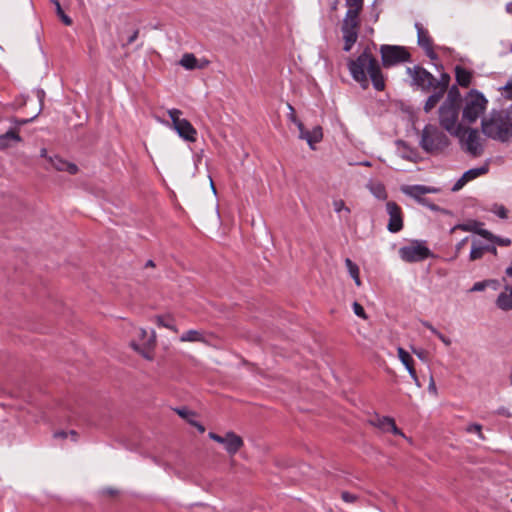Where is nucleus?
Returning <instances> with one entry per match:
<instances>
[{
  "label": "nucleus",
  "mask_w": 512,
  "mask_h": 512,
  "mask_svg": "<svg viewBox=\"0 0 512 512\" xmlns=\"http://www.w3.org/2000/svg\"><path fill=\"white\" fill-rule=\"evenodd\" d=\"M175 411L181 418L185 419L189 424H190V421H194L193 418L195 417V412L189 410L188 408H186V407L176 408Z\"/></svg>",
  "instance_id": "nucleus-37"
},
{
  "label": "nucleus",
  "mask_w": 512,
  "mask_h": 512,
  "mask_svg": "<svg viewBox=\"0 0 512 512\" xmlns=\"http://www.w3.org/2000/svg\"><path fill=\"white\" fill-rule=\"evenodd\" d=\"M51 2L55 5L56 14L61 19V21L67 26L72 25L73 21L71 17L65 14L59 0H51Z\"/></svg>",
  "instance_id": "nucleus-35"
},
{
  "label": "nucleus",
  "mask_w": 512,
  "mask_h": 512,
  "mask_svg": "<svg viewBox=\"0 0 512 512\" xmlns=\"http://www.w3.org/2000/svg\"><path fill=\"white\" fill-rule=\"evenodd\" d=\"M395 423V420L389 416H383L378 418L376 426L379 427L382 431L388 432L390 427Z\"/></svg>",
  "instance_id": "nucleus-36"
},
{
  "label": "nucleus",
  "mask_w": 512,
  "mask_h": 512,
  "mask_svg": "<svg viewBox=\"0 0 512 512\" xmlns=\"http://www.w3.org/2000/svg\"><path fill=\"white\" fill-rule=\"evenodd\" d=\"M484 224L477 220H469L466 223H458L450 229V233H454L456 230H462L467 232L475 233L483 237V232H487V229L482 228Z\"/></svg>",
  "instance_id": "nucleus-18"
},
{
  "label": "nucleus",
  "mask_w": 512,
  "mask_h": 512,
  "mask_svg": "<svg viewBox=\"0 0 512 512\" xmlns=\"http://www.w3.org/2000/svg\"><path fill=\"white\" fill-rule=\"evenodd\" d=\"M388 432L393 433L394 435L404 436L402 431L396 426V423H394Z\"/></svg>",
  "instance_id": "nucleus-57"
},
{
  "label": "nucleus",
  "mask_w": 512,
  "mask_h": 512,
  "mask_svg": "<svg viewBox=\"0 0 512 512\" xmlns=\"http://www.w3.org/2000/svg\"><path fill=\"white\" fill-rule=\"evenodd\" d=\"M426 189L428 190V191H427V194H428V193H436V192H438V191H439L437 188H435V187H431V186H426Z\"/></svg>",
  "instance_id": "nucleus-64"
},
{
  "label": "nucleus",
  "mask_w": 512,
  "mask_h": 512,
  "mask_svg": "<svg viewBox=\"0 0 512 512\" xmlns=\"http://www.w3.org/2000/svg\"><path fill=\"white\" fill-rule=\"evenodd\" d=\"M449 137L436 125L426 124L422 130L419 146L428 154L443 152L450 145Z\"/></svg>",
  "instance_id": "nucleus-3"
},
{
  "label": "nucleus",
  "mask_w": 512,
  "mask_h": 512,
  "mask_svg": "<svg viewBox=\"0 0 512 512\" xmlns=\"http://www.w3.org/2000/svg\"><path fill=\"white\" fill-rule=\"evenodd\" d=\"M466 431L468 433H476L478 434L479 438L484 439V436L482 434V426L477 423H471L467 426Z\"/></svg>",
  "instance_id": "nucleus-42"
},
{
  "label": "nucleus",
  "mask_w": 512,
  "mask_h": 512,
  "mask_svg": "<svg viewBox=\"0 0 512 512\" xmlns=\"http://www.w3.org/2000/svg\"><path fill=\"white\" fill-rule=\"evenodd\" d=\"M180 64L188 70H193L197 67V58L192 53H186L182 56Z\"/></svg>",
  "instance_id": "nucleus-33"
},
{
  "label": "nucleus",
  "mask_w": 512,
  "mask_h": 512,
  "mask_svg": "<svg viewBox=\"0 0 512 512\" xmlns=\"http://www.w3.org/2000/svg\"><path fill=\"white\" fill-rule=\"evenodd\" d=\"M333 207H334V211H335L336 213H338V214H339L341 211H345L347 214H350V213H351L350 208H349V207H347V206L345 205V202H344L343 200H341V199H340V200H335V201L333 202Z\"/></svg>",
  "instance_id": "nucleus-41"
},
{
  "label": "nucleus",
  "mask_w": 512,
  "mask_h": 512,
  "mask_svg": "<svg viewBox=\"0 0 512 512\" xmlns=\"http://www.w3.org/2000/svg\"><path fill=\"white\" fill-rule=\"evenodd\" d=\"M431 91L432 93L428 96L423 106L425 113H430L445 95V93L438 89H431Z\"/></svg>",
  "instance_id": "nucleus-27"
},
{
  "label": "nucleus",
  "mask_w": 512,
  "mask_h": 512,
  "mask_svg": "<svg viewBox=\"0 0 512 512\" xmlns=\"http://www.w3.org/2000/svg\"><path fill=\"white\" fill-rule=\"evenodd\" d=\"M423 325L428 328L434 335L437 334L438 330L429 322L425 321L423 322Z\"/></svg>",
  "instance_id": "nucleus-59"
},
{
  "label": "nucleus",
  "mask_w": 512,
  "mask_h": 512,
  "mask_svg": "<svg viewBox=\"0 0 512 512\" xmlns=\"http://www.w3.org/2000/svg\"><path fill=\"white\" fill-rule=\"evenodd\" d=\"M371 193L379 200H386L388 197L386 188L382 183H376L370 188Z\"/></svg>",
  "instance_id": "nucleus-34"
},
{
  "label": "nucleus",
  "mask_w": 512,
  "mask_h": 512,
  "mask_svg": "<svg viewBox=\"0 0 512 512\" xmlns=\"http://www.w3.org/2000/svg\"><path fill=\"white\" fill-rule=\"evenodd\" d=\"M353 310H354V313L358 317H361V318H364V319L367 317L363 306L361 304H359L358 302H354L353 303Z\"/></svg>",
  "instance_id": "nucleus-47"
},
{
  "label": "nucleus",
  "mask_w": 512,
  "mask_h": 512,
  "mask_svg": "<svg viewBox=\"0 0 512 512\" xmlns=\"http://www.w3.org/2000/svg\"><path fill=\"white\" fill-rule=\"evenodd\" d=\"M381 64L391 68L411 61V54L405 46L383 44L380 46Z\"/></svg>",
  "instance_id": "nucleus-8"
},
{
  "label": "nucleus",
  "mask_w": 512,
  "mask_h": 512,
  "mask_svg": "<svg viewBox=\"0 0 512 512\" xmlns=\"http://www.w3.org/2000/svg\"><path fill=\"white\" fill-rule=\"evenodd\" d=\"M356 284V286L360 287L362 285L360 274L352 278Z\"/></svg>",
  "instance_id": "nucleus-60"
},
{
  "label": "nucleus",
  "mask_w": 512,
  "mask_h": 512,
  "mask_svg": "<svg viewBox=\"0 0 512 512\" xmlns=\"http://www.w3.org/2000/svg\"><path fill=\"white\" fill-rule=\"evenodd\" d=\"M483 238L490 241L493 245H499V246H510L512 241L510 238H502L499 236L494 235L491 231L483 232Z\"/></svg>",
  "instance_id": "nucleus-31"
},
{
  "label": "nucleus",
  "mask_w": 512,
  "mask_h": 512,
  "mask_svg": "<svg viewBox=\"0 0 512 512\" xmlns=\"http://www.w3.org/2000/svg\"><path fill=\"white\" fill-rule=\"evenodd\" d=\"M414 354H416L420 359H423V354H424V351L423 350H417V349H413L412 350Z\"/></svg>",
  "instance_id": "nucleus-62"
},
{
  "label": "nucleus",
  "mask_w": 512,
  "mask_h": 512,
  "mask_svg": "<svg viewBox=\"0 0 512 512\" xmlns=\"http://www.w3.org/2000/svg\"><path fill=\"white\" fill-rule=\"evenodd\" d=\"M345 266L351 278L360 274L358 265L355 262H353L350 258L345 259Z\"/></svg>",
  "instance_id": "nucleus-39"
},
{
  "label": "nucleus",
  "mask_w": 512,
  "mask_h": 512,
  "mask_svg": "<svg viewBox=\"0 0 512 512\" xmlns=\"http://www.w3.org/2000/svg\"><path fill=\"white\" fill-rule=\"evenodd\" d=\"M190 425L195 427L200 433H203L205 431L204 425H202L200 422L196 420L190 421Z\"/></svg>",
  "instance_id": "nucleus-55"
},
{
  "label": "nucleus",
  "mask_w": 512,
  "mask_h": 512,
  "mask_svg": "<svg viewBox=\"0 0 512 512\" xmlns=\"http://www.w3.org/2000/svg\"><path fill=\"white\" fill-rule=\"evenodd\" d=\"M447 96L443 102L451 105H456L461 107L464 101V98L461 95V92L458 88V85H452L447 90Z\"/></svg>",
  "instance_id": "nucleus-26"
},
{
  "label": "nucleus",
  "mask_w": 512,
  "mask_h": 512,
  "mask_svg": "<svg viewBox=\"0 0 512 512\" xmlns=\"http://www.w3.org/2000/svg\"><path fill=\"white\" fill-rule=\"evenodd\" d=\"M386 212L389 215L387 230L390 233H398L404 228V214L402 208L394 201L386 203Z\"/></svg>",
  "instance_id": "nucleus-12"
},
{
  "label": "nucleus",
  "mask_w": 512,
  "mask_h": 512,
  "mask_svg": "<svg viewBox=\"0 0 512 512\" xmlns=\"http://www.w3.org/2000/svg\"><path fill=\"white\" fill-rule=\"evenodd\" d=\"M208 436L211 440L222 444L229 455L236 454L244 445L243 439L233 431H228L224 436L209 432Z\"/></svg>",
  "instance_id": "nucleus-11"
},
{
  "label": "nucleus",
  "mask_w": 512,
  "mask_h": 512,
  "mask_svg": "<svg viewBox=\"0 0 512 512\" xmlns=\"http://www.w3.org/2000/svg\"><path fill=\"white\" fill-rule=\"evenodd\" d=\"M182 114L183 112L177 108L168 110V116L179 137L187 142H195L197 139V130L187 119L181 118Z\"/></svg>",
  "instance_id": "nucleus-9"
},
{
  "label": "nucleus",
  "mask_w": 512,
  "mask_h": 512,
  "mask_svg": "<svg viewBox=\"0 0 512 512\" xmlns=\"http://www.w3.org/2000/svg\"><path fill=\"white\" fill-rule=\"evenodd\" d=\"M467 183V180L464 178V176L462 175L457 181L456 183L453 185L452 187V191L453 192H457L459 191L460 189L463 188V186Z\"/></svg>",
  "instance_id": "nucleus-50"
},
{
  "label": "nucleus",
  "mask_w": 512,
  "mask_h": 512,
  "mask_svg": "<svg viewBox=\"0 0 512 512\" xmlns=\"http://www.w3.org/2000/svg\"><path fill=\"white\" fill-rule=\"evenodd\" d=\"M418 203L422 206L427 207L428 209H430V207L433 205V202L430 199L425 198V197H423L422 199H419Z\"/></svg>",
  "instance_id": "nucleus-56"
},
{
  "label": "nucleus",
  "mask_w": 512,
  "mask_h": 512,
  "mask_svg": "<svg viewBox=\"0 0 512 512\" xmlns=\"http://www.w3.org/2000/svg\"><path fill=\"white\" fill-rule=\"evenodd\" d=\"M492 211L501 219L508 218V210L503 205L494 204Z\"/></svg>",
  "instance_id": "nucleus-40"
},
{
  "label": "nucleus",
  "mask_w": 512,
  "mask_h": 512,
  "mask_svg": "<svg viewBox=\"0 0 512 512\" xmlns=\"http://www.w3.org/2000/svg\"><path fill=\"white\" fill-rule=\"evenodd\" d=\"M347 68L354 81L363 89L368 88V76L376 91H383L386 87L385 78L378 59L372 54L369 46L358 55L356 59H348Z\"/></svg>",
  "instance_id": "nucleus-1"
},
{
  "label": "nucleus",
  "mask_w": 512,
  "mask_h": 512,
  "mask_svg": "<svg viewBox=\"0 0 512 512\" xmlns=\"http://www.w3.org/2000/svg\"><path fill=\"white\" fill-rule=\"evenodd\" d=\"M490 284H497L496 280H483L474 283V285L471 287L470 292H480L484 291L486 287H488Z\"/></svg>",
  "instance_id": "nucleus-38"
},
{
  "label": "nucleus",
  "mask_w": 512,
  "mask_h": 512,
  "mask_svg": "<svg viewBox=\"0 0 512 512\" xmlns=\"http://www.w3.org/2000/svg\"><path fill=\"white\" fill-rule=\"evenodd\" d=\"M49 162L51 163L52 167L55 168L57 171H65L68 172L70 175H75L79 171L78 166L75 163L69 162L59 157L58 155L50 157Z\"/></svg>",
  "instance_id": "nucleus-19"
},
{
  "label": "nucleus",
  "mask_w": 512,
  "mask_h": 512,
  "mask_svg": "<svg viewBox=\"0 0 512 512\" xmlns=\"http://www.w3.org/2000/svg\"><path fill=\"white\" fill-rule=\"evenodd\" d=\"M37 116H38V114H35L31 118H27V119H19V118L13 117L11 119V122H13L14 124H16L18 126H22V125L32 122Z\"/></svg>",
  "instance_id": "nucleus-49"
},
{
  "label": "nucleus",
  "mask_w": 512,
  "mask_h": 512,
  "mask_svg": "<svg viewBox=\"0 0 512 512\" xmlns=\"http://www.w3.org/2000/svg\"><path fill=\"white\" fill-rule=\"evenodd\" d=\"M488 171H489V163L486 162L484 165H482L480 167L472 168V169L465 171L463 173V176L467 180V182H469L481 175L487 174Z\"/></svg>",
  "instance_id": "nucleus-28"
},
{
  "label": "nucleus",
  "mask_w": 512,
  "mask_h": 512,
  "mask_svg": "<svg viewBox=\"0 0 512 512\" xmlns=\"http://www.w3.org/2000/svg\"><path fill=\"white\" fill-rule=\"evenodd\" d=\"M299 138L305 140L310 149L315 150V144L323 139V129L320 125H316L312 130H307L303 123H299Z\"/></svg>",
  "instance_id": "nucleus-14"
},
{
  "label": "nucleus",
  "mask_w": 512,
  "mask_h": 512,
  "mask_svg": "<svg viewBox=\"0 0 512 512\" xmlns=\"http://www.w3.org/2000/svg\"><path fill=\"white\" fill-rule=\"evenodd\" d=\"M468 132V137L466 140V149L467 151L472 154L473 156H479L483 148L481 144L479 143V132L477 129L474 128H464L461 132V134Z\"/></svg>",
  "instance_id": "nucleus-15"
},
{
  "label": "nucleus",
  "mask_w": 512,
  "mask_h": 512,
  "mask_svg": "<svg viewBox=\"0 0 512 512\" xmlns=\"http://www.w3.org/2000/svg\"><path fill=\"white\" fill-rule=\"evenodd\" d=\"M455 79L456 85L467 88L470 86L473 73L461 65L455 66Z\"/></svg>",
  "instance_id": "nucleus-21"
},
{
  "label": "nucleus",
  "mask_w": 512,
  "mask_h": 512,
  "mask_svg": "<svg viewBox=\"0 0 512 512\" xmlns=\"http://www.w3.org/2000/svg\"><path fill=\"white\" fill-rule=\"evenodd\" d=\"M497 415L499 416H503V417H506V418H510L512 417V413L509 411L508 408L504 407V406H501L499 407L496 412H495Z\"/></svg>",
  "instance_id": "nucleus-52"
},
{
  "label": "nucleus",
  "mask_w": 512,
  "mask_h": 512,
  "mask_svg": "<svg viewBox=\"0 0 512 512\" xmlns=\"http://www.w3.org/2000/svg\"><path fill=\"white\" fill-rule=\"evenodd\" d=\"M504 91V96L507 99L512 100V80L508 81L504 87L501 88Z\"/></svg>",
  "instance_id": "nucleus-51"
},
{
  "label": "nucleus",
  "mask_w": 512,
  "mask_h": 512,
  "mask_svg": "<svg viewBox=\"0 0 512 512\" xmlns=\"http://www.w3.org/2000/svg\"><path fill=\"white\" fill-rule=\"evenodd\" d=\"M363 3L364 0H346V6H348L350 9L362 10Z\"/></svg>",
  "instance_id": "nucleus-46"
},
{
  "label": "nucleus",
  "mask_w": 512,
  "mask_h": 512,
  "mask_svg": "<svg viewBox=\"0 0 512 512\" xmlns=\"http://www.w3.org/2000/svg\"><path fill=\"white\" fill-rule=\"evenodd\" d=\"M414 26L417 31L418 45L425 51V54L429 59L437 60L438 55L433 49V40L430 37L428 30L419 22H416Z\"/></svg>",
  "instance_id": "nucleus-13"
},
{
  "label": "nucleus",
  "mask_w": 512,
  "mask_h": 512,
  "mask_svg": "<svg viewBox=\"0 0 512 512\" xmlns=\"http://www.w3.org/2000/svg\"><path fill=\"white\" fill-rule=\"evenodd\" d=\"M468 239L469 237H465L455 245V254L451 258H449L448 261H453L459 256L461 250L463 249Z\"/></svg>",
  "instance_id": "nucleus-44"
},
{
  "label": "nucleus",
  "mask_w": 512,
  "mask_h": 512,
  "mask_svg": "<svg viewBox=\"0 0 512 512\" xmlns=\"http://www.w3.org/2000/svg\"><path fill=\"white\" fill-rule=\"evenodd\" d=\"M400 258L407 263H417L428 258H436V255L427 247L425 240L413 239L409 245L399 249Z\"/></svg>",
  "instance_id": "nucleus-7"
},
{
  "label": "nucleus",
  "mask_w": 512,
  "mask_h": 512,
  "mask_svg": "<svg viewBox=\"0 0 512 512\" xmlns=\"http://www.w3.org/2000/svg\"><path fill=\"white\" fill-rule=\"evenodd\" d=\"M55 437H61V438H66L67 437V433L65 431H58L54 434Z\"/></svg>",
  "instance_id": "nucleus-61"
},
{
  "label": "nucleus",
  "mask_w": 512,
  "mask_h": 512,
  "mask_svg": "<svg viewBox=\"0 0 512 512\" xmlns=\"http://www.w3.org/2000/svg\"><path fill=\"white\" fill-rule=\"evenodd\" d=\"M156 344V334L154 331L151 332V335L148 337L147 341H144L142 345L137 344L136 342H131V347L137 351L143 358L147 360H152L153 355L151 351L154 349Z\"/></svg>",
  "instance_id": "nucleus-16"
},
{
  "label": "nucleus",
  "mask_w": 512,
  "mask_h": 512,
  "mask_svg": "<svg viewBox=\"0 0 512 512\" xmlns=\"http://www.w3.org/2000/svg\"><path fill=\"white\" fill-rule=\"evenodd\" d=\"M435 336H437L438 339H440L446 346L451 345V340L448 337H446L444 334H442L440 331H438Z\"/></svg>",
  "instance_id": "nucleus-54"
},
{
  "label": "nucleus",
  "mask_w": 512,
  "mask_h": 512,
  "mask_svg": "<svg viewBox=\"0 0 512 512\" xmlns=\"http://www.w3.org/2000/svg\"><path fill=\"white\" fill-rule=\"evenodd\" d=\"M155 321L159 327H164V328L170 329L174 332H177V328L174 324V320L170 315H166V316L157 315L155 317Z\"/></svg>",
  "instance_id": "nucleus-32"
},
{
  "label": "nucleus",
  "mask_w": 512,
  "mask_h": 512,
  "mask_svg": "<svg viewBox=\"0 0 512 512\" xmlns=\"http://www.w3.org/2000/svg\"><path fill=\"white\" fill-rule=\"evenodd\" d=\"M461 107L442 102L438 109L439 124L451 135L461 137L462 124H457Z\"/></svg>",
  "instance_id": "nucleus-6"
},
{
  "label": "nucleus",
  "mask_w": 512,
  "mask_h": 512,
  "mask_svg": "<svg viewBox=\"0 0 512 512\" xmlns=\"http://www.w3.org/2000/svg\"><path fill=\"white\" fill-rule=\"evenodd\" d=\"M362 10L348 8L341 25L343 34V50L350 52L358 39V28L360 26L359 14Z\"/></svg>",
  "instance_id": "nucleus-5"
},
{
  "label": "nucleus",
  "mask_w": 512,
  "mask_h": 512,
  "mask_svg": "<svg viewBox=\"0 0 512 512\" xmlns=\"http://www.w3.org/2000/svg\"><path fill=\"white\" fill-rule=\"evenodd\" d=\"M505 290L509 291V293H500L497 297L496 305L499 309L503 311H509L512 310V287L506 285Z\"/></svg>",
  "instance_id": "nucleus-25"
},
{
  "label": "nucleus",
  "mask_w": 512,
  "mask_h": 512,
  "mask_svg": "<svg viewBox=\"0 0 512 512\" xmlns=\"http://www.w3.org/2000/svg\"><path fill=\"white\" fill-rule=\"evenodd\" d=\"M450 81H451L450 75L446 72H443V73H441L439 79H437L435 77V81H433L434 85H433L432 89H438L439 91L446 94V92L449 88Z\"/></svg>",
  "instance_id": "nucleus-30"
},
{
  "label": "nucleus",
  "mask_w": 512,
  "mask_h": 512,
  "mask_svg": "<svg viewBox=\"0 0 512 512\" xmlns=\"http://www.w3.org/2000/svg\"><path fill=\"white\" fill-rule=\"evenodd\" d=\"M289 113L287 114V118L290 122L294 123L299 129V123H302L296 116L294 107L291 104H288Z\"/></svg>",
  "instance_id": "nucleus-43"
},
{
  "label": "nucleus",
  "mask_w": 512,
  "mask_h": 512,
  "mask_svg": "<svg viewBox=\"0 0 512 512\" xmlns=\"http://www.w3.org/2000/svg\"><path fill=\"white\" fill-rule=\"evenodd\" d=\"M491 253L497 255V248L493 244L477 245L476 241L473 242L471 251L469 254V260L475 261L481 259L484 253Z\"/></svg>",
  "instance_id": "nucleus-20"
},
{
  "label": "nucleus",
  "mask_w": 512,
  "mask_h": 512,
  "mask_svg": "<svg viewBox=\"0 0 512 512\" xmlns=\"http://www.w3.org/2000/svg\"><path fill=\"white\" fill-rule=\"evenodd\" d=\"M35 95L40 103V108H39V111H38V115L39 113L42 111V106H43V103H44V98H45V91L41 88H37L35 89Z\"/></svg>",
  "instance_id": "nucleus-48"
},
{
  "label": "nucleus",
  "mask_w": 512,
  "mask_h": 512,
  "mask_svg": "<svg viewBox=\"0 0 512 512\" xmlns=\"http://www.w3.org/2000/svg\"><path fill=\"white\" fill-rule=\"evenodd\" d=\"M428 390H429V392H431V393H434V394H436V393H437L436 385H435V382H434V380H433V378H432V377H431V379H430V383H429V385H428Z\"/></svg>",
  "instance_id": "nucleus-58"
},
{
  "label": "nucleus",
  "mask_w": 512,
  "mask_h": 512,
  "mask_svg": "<svg viewBox=\"0 0 512 512\" xmlns=\"http://www.w3.org/2000/svg\"><path fill=\"white\" fill-rule=\"evenodd\" d=\"M406 73L411 77L410 86L428 93L433 88L435 76L420 65L407 67Z\"/></svg>",
  "instance_id": "nucleus-10"
},
{
  "label": "nucleus",
  "mask_w": 512,
  "mask_h": 512,
  "mask_svg": "<svg viewBox=\"0 0 512 512\" xmlns=\"http://www.w3.org/2000/svg\"><path fill=\"white\" fill-rule=\"evenodd\" d=\"M395 145L400 151L399 155L402 159L408 161H416L417 150L415 148H412L406 141L398 139L395 141Z\"/></svg>",
  "instance_id": "nucleus-22"
},
{
  "label": "nucleus",
  "mask_w": 512,
  "mask_h": 512,
  "mask_svg": "<svg viewBox=\"0 0 512 512\" xmlns=\"http://www.w3.org/2000/svg\"><path fill=\"white\" fill-rule=\"evenodd\" d=\"M181 342H205L203 333L199 330H188L180 337Z\"/></svg>",
  "instance_id": "nucleus-29"
},
{
  "label": "nucleus",
  "mask_w": 512,
  "mask_h": 512,
  "mask_svg": "<svg viewBox=\"0 0 512 512\" xmlns=\"http://www.w3.org/2000/svg\"><path fill=\"white\" fill-rule=\"evenodd\" d=\"M140 337L143 340V342L146 341L145 338L147 337V331L143 328L140 329Z\"/></svg>",
  "instance_id": "nucleus-63"
},
{
  "label": "nucleus",
  "mask_w": 512,
  "mask_h": 512,
  "mask_svg": "<svg viewBox=\"0 0 512 512\" xmlns=\"http://www.w3.org/2000/svg\"><path fill=\"white\" fill-rule=\"evenodd\" d=\"M138 35H139V30L136 29L132 32V34L128 37L127 41L125 44H123V47H126L130 44H132L133 42L136 41V39L138 38Z\"/></svg>",
  "instance_id": "nucleus-53"
},
{
  "label": "nucleus",
  "mask_w": 512,
  "mask_h": 512,
  "mask_svg": "<svg viewBox=\"0 0 512 512\" xmlns=\"http://www.w3.org/2000/svg\"><path fill=\"white\" fill-rule=\"evenodd\" d=\"M22 138L18 131L9 129L6 133L0 135V150H5L12 146V142H21Z\"/></svg>",
  "instance_id": "nucleus-24"
},
{
  "label": "nucleus",
  "mask_w": 512,
  "mask_h": 512,
  "mask_svg": "<svg viewBox=\"0 0 512 512\" xmlns=\"http://www.w3.org/2000/svg\"><path fill=\"white\" fill-rule=\"evenodd\" d=\"M481 130L490 139L508 142L512 138V105L506 110L505 115L501 111L493 110L489 118H483Z\"/></svg>",
  "instance_id": "nucleus-2"
},
{
  "label": "nucleus",
  "mask_w": 512,
  "mask_h": 512,
  "mask_svg": "<svg viewBox=\"0 0 512 512\" xmlns=\"http://www.w3.org/2000/svg\"><path fill=\"white\" fill-rule=\"evenodd\" d=\"M462 121L472 124L485 112L488 104L487 98L477 89H471L464 97Z\"/></svg>",
  "instance_id": "nucleus-4"
},
{
  "label": "nucleus",
  "mask_w": 512,
  "mask_h": 512,
  "mask_svg": "<svg viewBox=\"0 0 512 512\" xmlns=\"http://www.w3.org/2000/svg\"><path fill=\"white\" fill-rule=\"evenodd\" d=\"M341 498H342V500H343L344 502H346V503H354V502H356V501H357L358 496H357V495H355V494H352V493H350V492H348V491H343V492L341 493Z\"/></svg>",
  "instance_id": "nucleus-45"
},
{
  "label": "nucleus",
  "mask_w": 512,
  "mask_h": 512,
  "mask_svg": "<svg viewBox=\"0 0 512 512\" xmlns=\"http://www.w3.org/2000/svg\"><path fill=\"white\" fill-rule=\"evenodd\" d=\"M401 191L413 198L417 203L419 202V199L423 198V195L427 194L426 185L416 184V185H407L402 186Z\"/></svg>",
  "instance_id": "nucleus-23"
},
{
  "label": "nucleus",
  "mask_w": 512,
  "mask_h": 512,
  "mask_svg": "<svg viewBox=\"0 0 512 512\" xmlns=\"http://www.w3.org/2000/svg\"><path fill=\"white\" fill-rule=\"evenodd\" d=\"M398 357L401 363L405 366L406 370L408 371L410 377L413 379L414 383L420 387L421 383L419 381V378L417 376L416 370L414 368V360L412 356L407 352L404 348L398 347L397 349Z\"/></svg>",
  "instance_id": "nucleus-17"
}]
</instances>
